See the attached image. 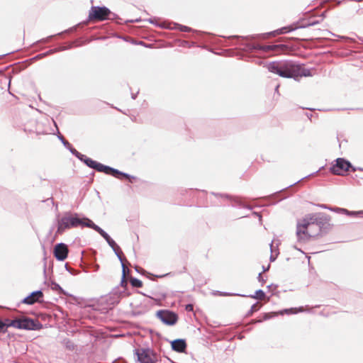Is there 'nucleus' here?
<instances>
[{
    "label": "nucleus",
    "mask_w": 363,
    "mask_h": 363,
    "mask_svg": "<svg viewBox=\"0 0 363 363\" xmlns=\"http://www.w3.org/2000/svg\"><path fill=\"white\" fill-rule=\"evenodd\" d=\"M330 216L323 213H309L298 220L296 225V237L300 242H306L310 238L325 233L330 227Z\"/></svg>",
    "instance_id": "nucleus-1"
},
{
    "label": "nucleus",
    "mask_w": 363,
    "mask_h": 363,
    "mask_svg": "<svg viewBox=\"0 0 363 363\" xmlns=\"http://www.w3.org/2000/svg\"><path fill=\"white\" fill-rule=\"evenodd\" d=\"M267 69L270 72L284 78H293L298 81L302 77L312 76L311 72L303 65L291 60L274 61L269 62Z\"/></svg>",
    "instance_id": "nucleus-2"
},
{
    "label": "nucleus",
    "mask_w": 363,
    "mask_h": 363,
    "mask_svg": "<svg viewBox=\"0 0 363 363\" xmlns=\"http://www.w3.org/2000/svg\"><path fill=\"white\" fill-rule=\"evenodd\" d=\"M57 230L58 234H62L66 230L77 228V227H87L94 229L96 224L89 218L86 217H81L77 213L71 211L64 212L62 217H57Z\"/></svg>",
    "instance_id": "nucleus-3"
},
{
    "label": "nucleus",
    "mask_w": 363,
    "mask_h": 363,
    "mask_svg": "<svg viewBox=\"0 0 363 363\" xmlns=\"http://www.w3.org/2000/svg\"><path fill=\"white\" fill-rule=\"evenodd\" d=\"M6 321L9 322V324H6V323L0 320V333H6L9 327L27 330H39L43 328V324L39 320L28 317L16 318L11 320L6 319Z\"/></svg>",
    "instance_id": "nucleus-4"
},
{
    "label": "nucleus",
    "mask_w": 363,
    "mask_h": 363,
    "mask_svg": "<svg viewBox=\"0 0 363 363\" xmlns=\"http://www.w3.org/2000/svg\"><path fill=\"white\" fill-rule=\"evenodd\" d=\"M84 164L87 167L96 169L99 172H104L105 174L112 175L116 178L120 179V177H123L126 179H128L129 182L131 183L133 182V180L136 179V177H135L134 176L121 172L118 169H114L109 166L104 165L101 163L93 160L89 157L88 158V160H86Z\"/></svg>",
    "instance_id": "nucleus-5"
},
{
    "label": "nucleus",
    "mask_w": 363,
    "mask_h": 363,
    "mask_svg": "<svg viewBox=\"0 0 363 363\" xmlns=\"http://www.w3.org/2000/svg\"><path fill=\"white\" fill-rule=\"evenodd\" d=\"M240 46H243V50L247 52L254 50H262L264 52H283L288 50V47L284 44L260 45L259 44H252L250 43H240Z\"/></svg>",
    "instance_id": "nucleus-6"
},
{
    "label": "nucleus",
    "mask_w": 363,
    "mask_h": 363,
    "mask_svg": "<svg viewBox=\"0 0 363 363\" xmlns=\"http://www.w3.org/2000/svg\"><path fill=\"white\" fill-rule=\"evenodd\" d=\"M110 15L115 16L106 6H92L89 13V19L101 21L108 18H113V17H109Z\"/></svg>",
    "instance_id": "nucleus-7"
},
{
    "label": "nucleus",
    "mask_w": 363,
    "mask_h": 363,
    "mask_svg": "<svg viewBox=\"0 0 363 363\" xmlns=\"http://www.w3.org/2000/svg\"><path fill=\"white\" fill-rule=\"evenodd\" d=\"M335 163L330 167V172L333 174L343 175L350 169L352 172L356 171V167L352 166L351 163L344 158H337L335 160Z\"/></svg>",
    "instance_id": "nucleus-8"
},
{
    "label": "nucleus",
    "mask_w": 363,
    "mask_h": 363,
    "mask_svg": "<svg viewBox=\"0 0 363 363\" xmlns=\"http://www.w3.org/2000/svg\"><path fill=\"white\" fill-rule=\"evenodd\" d=\"M298 28V26H294V25H291V26H284V27H282L279 29H277L276 30H274V31H272L270 33H265V34H261V35H247V36H245V37H243V36H239V35H233V36H231L230 37V38H236V39H240V38H242V39H245V40H255L257 38L259 37V36H262V35H268V36H275L277 35H279V34H284V33H289V32H291L296 29Z\"/></svg>",
    "instance_id": "nucleus-9"
},
{
    "label": "nucleus",
    "mask_w": 363,
    "mask_h": 363,
    "mask_svg": "<svg viewBox=\"0 0 363 363\" xmlns=\"http://www.w3.org/2000/svg\"><path fill=\"white\" fill-rule=\"evenodd\" d=\"M138 361L140 363H156L157 361V354L150 349L135 350Z\"/></svg>",
    "instance_id": "nucleus-10"
},
{
    "label": "nucleus",
    "mask_w": 363,
    "mask_h": 363,
    "mask_svg": "<svg viewBox=\"0 0 363 363\" xmlns=\"http://www.w3.org/2000/svg\"><path fill=\"white\" fill-rule=\"evenodd\" d=\"M99 233L107 242L108 245L112 248L116 255L118 257L119 260H121L122 251L120 247L116 243V242L109 236V235L105 232L101 228L97 225H94V229Z\"/></svg>",
    "instance_id": "nucleus-11"
},
{
    "label": "nucleus",
    "mask_w": 363,
    "mask_h": 363,
    "mask_svg": "<svg viewBox=\"0 0 363 363\" xmlns=\"http://www.w3.org/2000/svg\"><path fill=\"white\" fill-rule=\"evenodd\" d=\"M157 317L165 325H173L178 320L176 313L169 310H160L157 312Z\"/></svg>",
    "instance_id": "nucleus-12"
},
{
    "label": "nucleus",
    "mask_w": 363,
    "mask_h": 363,
    "mask_svg": "<svg viewBox=\"0 0 363 363\" xmlns=\"http://www.w3.org/2000/svg\"><path fill=\"white\" fill-rule=\"evenodd\" d=\"M43 293L41 290L34 291L22 300V303L27 305H33L35 303L43 302Z\"/></svg>",
    "instance_id": "nucleus-13"
},
{
    "label": "nucleus",
    "mask_w": 363,
    "mask_h": 363,
    "mask_svg": "<svg viewBox=\"0 0 363 363\" xmlns=\"http://www.w3.org/2000/svg\"><path fill=\"white\" fill-rule=\"evenodd\" d=\"M68 247L65 243L60 242L57 244L54 248V255L59 261L65 260L68 255Z\"/></svg>",
    "instance_id": "nucleus-14"
},
{
    "label": "nucleus",
    "mask_w": 363,
    "mask_h": 363,
    "mask_svg": "<svg viewBox=\"0 0 363 363\" xmlns=\"http://www.w3.org/2000/svg\"><path fill=\"white\" fill-rule=\"evenodd\" d=\"M172 349L178 352H184L186 349V343L184 339H177L171 342Z\"/></svg>",
    "instance_id": "nucleus-15"
},
{
    "label": "nucleus",
    "mask_w": 363,
    "mask_h": 363,
    "mask_svg": "<svg viewBox=\"0 0 363 363\" xmlns=\"http://www.w3.org/2000/svg\"><path fill=\"white\" fill-rule=\"evenodd\" d=\"M333 211L337 213H342L349 216H359L363 217V211H350L345 208H333Z\"/></svg>",
    "instance_id": "nucleus-16"
},
{
    "label": "nucleus",
    "mask_w": 363,
    "mask_h": 363,
    "mask_svg": "<svg viewBox=\"0 0 363 363\" xmlns=\"http://www.w3.org/2000/svg\"><path fill=\"white\" fill-rule=\"evenodd\" d=\"M50 288L52 291H57L60 295L70 296L75 299V297H74L72 294H69L67 291H65L55 281H51Z\"/></svg>",
    "instance_id": "nucleus-17"
},
{
    "label": "nucleus",
    "mask_w": 363,
    "mask_h": 363,
    "mask_svg": "<svg viewBox=\"0 0 363 363\" xmlns=\"http://www.w3.org/2000/svg\"><path fill=\"white\" fill-rule=\"evenodd\" d=\"M71 48H72V45H69L68 47H60V48H58L52 49V50H48V52H45L43 54H40V55H38L37 57H42L43 56H47L48 55L53 54V53L57 52L64 51V50L69 49Z\"/></svg>",
    "instance_id": "nucleus-18"
},
{
    "label": "nucleus",
    "mask_w": 363,
    "mask_h": 363,
    "mask_svg": "<svg viewBox=\"0 0 363 363\" xmlns=\"http://www.w3.org/2000/svg\"><path fill=\"white\" fill-rule=\"evenodd\" d=\"M130 282L133 287L140 288L143 286V282L137 278L130 277Z\"/></svg>",
    "instance_id": "nucleus-19"
},
{
    "label": "nucleus",
    "mask_w": 363,
    "mask_h": 363,
    "mask_svg": "<svg viewBox=\"0 0 363 363\" xmlns=\"http://www.w3.org/2000/svg\"><path fill=\"white\" fill-rule=\"evenodd\" d=\"M251 298L255 299H263L265 297V293L262 289H258L255 291V295L250 296Z\"/></svg>",
    "instance_id": "nucleus-20"
},
{
    "label": "nucleus",
    "mask_w": 363,
    "mask_h": 363,
    "mask_svg": "<svg viewBox=\"0 0 363 363\" xmlns=\"http://www.w3.org/2000/svg\"><path fill=\"white\" fill-rule=\"evenodd\" d=\"M64 344H65V347L70 351H73L76 347V345H74V343L69 339L65 340Z\"/></svg>",
    "instance_id": "nucleus-21"
},
{
    "label": "nucleus",
    "mask_w": 363,
    "mask_h": 363,
    "mask_svg": "<svg viewBox=\"0 0 363 363\" xmlns=\"http://www.w3.org/2000/svg\"><path fill=\"white\" fill-rule=\"evenodd\" d=\"M173 28L178 29L182 32H189V31L191 30V28L186 26L177 24V23L174 24V26Z\"/></svg>",
    "instance_id": "nucleus-22"
},
{
    "label": "nucleus",
    "mask_w": 363,
    "mask_h": 363,
    "mask_svg": "<svg viewBox=\"0 0 363 363\" xmlns=\"http://www.w3.org/2000/svg\"><path fill=\"white\" fill-rule=\"evenodd\" d=\"M120 262L121 263V267H122V277H123V279H124L125 277L126 273L129 272V269L125 266V264L124 263V260L122 257H121V260H120Z\"/></svg>",
    "instance_id": "nucleus-23"
},
{
    "label": "nucleus",
    "mask_w": 363,
    "mask_h": 363,
    "mask_svg": "<svg viewBox=\"0 0 363 363\" xmlns=\"http://www.w3.org/2000/svg\"><path fill=\"white\" fill-rule=\"evenodd\" d=\"M317 23H318V21L309 20L307 23H302L301 25L298 26V28H306V27H309V26H313Z\"/></svg>",
    "instance_id": "nucleus-24"
},
{
    "label": "nucleus",
    "mask_w": 363,
    "mask_h": 363,
    "mask_svg": "<svg viewBox=\"0 0 363 363\" xmlns=\"http://www.w3.org/2000/svg\"><path fill=\"white\" fill-rule=\"evenodd\" d=\"M259 310V307H258V303H254L252 306H251V308L250 310L248 312V315H252L254 312L257 311Z\"/></svg>",
    "instance_id": "nucleus-25"
},
{
    "label": "nucleus",
    "mask_w": 363,
    "mask_h": 363,
    "mask_svg": "<svg viewBox=\"0 0 363 363\" xmlns=\"http://www.w3.org/2000/svg\"><path fill=\"white\" fill-rule=\"evenodd\" d=\"M58 138L61 140L62 143L64 145L65 147H70V143L67 140H66L61 134L58 135Z\"/></svg>",
    "instance_id": "nucleus-26"
},
{
    "label": "nucleus",
    "mask_w": 363,
    "mask_h": 363,
    "mask_svg": "<svg viewBox=\"0 0 363 363\" xmlns=\"http://www.w3.org/2000/svg\"><path fill=\"white\" fill-rule=\"evenodd\" d=\"M76 157L78 158L80 161L83 162L84 163H85L86 160H88V158H89L86 155H84L80 152L78 153V155H77Z\"/></svg>",
    "instance_id": "nucleus-27"
},
{
    "label": "nucleus",
    "mask_w": 363,
    "mask_h": 363,
    "mask_svg": "<svg viewBox=\"0 0 363 363\" xmlns=\"http://www.w3.org/2000/svg\"><path fill=\"white\" fill-rule=\"evenodd\" d=\"M317 206L323 209H328L330 211H333V207L328 206L325 204H317Z\"/></svg>",
    "instance_id": "nucleus-28"
},
{
    "label": "nucleus",
    "mask_w": 363,
    "mask_h": 363,
    "mask_svg": "<svg viewBox=\"0 0 363 363\" xmlns=\"http://www.w3.org/2000/svg\"><path fill=\"white\" fill-rule=\"evenodd\" d=\"M185 308L187 311H192L194 310V306L189 303L186 306Z\"/></svg>",
    "instance_id": "nucleus-29"
},
{
    "label": "nucleus",
    "mask_w": 363,
    "mask_h": 363,
    "mask_svg": "<svg viewBox=\"0 0 363 363\" xmlns=\"http://www.w3.org/2000/svg\"><path fill=\"white\" fill-rule=\"evenodd\" d=\"M127 281L125 280V278L123 279V277L121 278V286L123 287H126L127 286Z\"/></svg>",
    "instance_id": "nucleus-30"
},
{
    "label": "nucleus",
    "mask_w": 363,
    "mask_h": 363,
    "mask_svg": "<svg viewBox=\"0 0 363 363\" xmlns=\"http://www.w3.org/2000/svg\"><path fill=\"white\" fill-rule=\"evenodd\" d=\"M72 150H71V153L74 155L75 157H77V155H78V153H79V152H78L75 148H72Z\"/></svg>",
    "instance_id": "nucleus-31"
},
{
    "label": "nucleus",
    "mask_w": 363,
    "mask_h": 363,
    "mask_svg": "<svg viewBox=\"0 0 363 363\" xmlns=\"http://www.w3.org/2000/svg\"><path fill=\"white\" fill-rule=\"evenodd\" d=\"M296 308H290V309H286L284 310V312L286 313H293L294 310H296ZM296 311H294V313H296Z\"/></svg>",
    "instance_id": "nucleus-32"
},
{
    "label": "nucleus",
    "mask_w": 363,
    "mask_h": 363,
    "mask_svg": "<svg viewBox=\"0 0 363 363\" xmlns=\"http://www.w3.org/2000/svg\"><path fill=\"white\" fill-rule=\"evenodd\" d=\"M272 317L269 313H265L264 316V320L269 319Z\"/></svg>",
    "instance_id": "nucleus-33"
},
{
    "label": "nucleus",
    "mask_w": 363,
    "mask_h": 363,
    "mask_svg": "<svg viewBox=\"0 0 363 363\" xmlns=\"http://www.w3.org/2000/svg\"><path fill=\"white\" fill-rule=\"evenodd\" d=\"M257 278H258V280H259V281H261V282H262V283L264 281V279H263V278H262V273H259V274H258V277H257Z\"/></svg>",
    "instance_id": "nucleus-34"
},
{
    "label": "nucleus",
    "mask_w": 363,
    "mask_h": 363,
    "mask_svg": "<svg viewBox=\"0 0 363 363\" xmlns=\"http://www.w3.org/2000/svg\"><path fill=\"white\" fill-rule=\"evenodd\" d=\"M118 299H119V296H117L116 298H114V300L112 301V303L114 304V303H118Z\"/></svg>",
    "instance_id": "nucleus-35"
},
{
    "label": "nucleus",
    "mask_w": 363,
    "mask_h": 363,
    "mask_svg": "<svg viewBox=\"0 0 363 363\" xmlns=\"http://www.w3.org/2000/svg\"><path fill=\"white\" fill-rule=\"evenodd\" d=\"M52 37V36L51 35V36H50V37H48V38H44V39L41 40V41H42V42H43V43H47V42H48V40H49Z\"/></svg>",
    "instance_id": "nucleus-36"
},
{
    "label": "nucleus",
    "mask_w": 363,
    "mask_h": 363,
    "mask_svg": "<svg viewBox=\"0 0 363 363\" xmlns=\"http://www.w3.org/2000/svg\"><path fill=\"white\" fill-rule=\"evenodd\" d=\"M220 295H222V296H229V295H231V294H228V293H226V292H222V293H220ZM235 295L236 296H240V294H236Z\"/></svg>",
    "instance_id": "nucleus-37"
},
{
    "label": "nucleus",
    "mask_w": 363,
    "mask_h": 363,
    "mask_svg": "<svg viewBox=\"0 0 363 363\" xmlns=\"http://www.w3.org/2000/svg\"><path fill=\"white\" fill-rule=\"evenodd\" d=\"M169 275V274H163V275H155L154 276L155 277H157V278H162V277H164L166 276Z\"/></svg>",
    "instance_id": "nucleus-38"
},
{
    "label": "nucleus",
    "mask_w": 363,
    "mask_h": 363,
    "mask_svg": "<svg viewBox=\"0 0 363 363\" xmlns=\"http://www.w3.org/2000/svg\"><path fill=\"white\" fill-rule=\"evenodd\" d=\"M66 269L71 274H73L72 270L67 267V264H65Z\"/></svg>",
    "instance_id": "nucleus-39"
},
{
    "label": "nucleus",
    "mask_w": 363,
    "mask_h": 363,
    "mask_svg": "<svg viewBox=\"0 0 363 363\" xmlns=\"http://www.w3.org/2000/svg\"><path fill=\"white\" fill-rule=\"evenodd\" d=\"M309 176H310V175H308V177H309ZM307 177H308V176H307ZM305 178H306V177H305ZM303 179H304V177H303V178H302V179H299V180H298V181H296L294 184H291L289 186H293V185H294V184H296L298 183L300 181L303 180Z\"/></svg>",
    "instance_id": "nucleus-40"
},
{
    "label": "nucleus",
    "mask_w": 363,
    "mask_h": 363,
    "mask_svg": "<svg viewBox=\"0 0 363 363\" xmlns=\"http://www.w3.org/2000/svg\"><path fill=\"white\" fill-rule=\"evenodd\" d=\"M213 195H216V196H218V194H214V193H212ZM219 196H224V197H226V198H228V195H221V194H219Z\"/></svg>",
    "instance_id": "nucleus-41"
},
{
    "label": "nucleus",
    "mask_w": 363,
    "mask_h": 363,
    "mask_svg": "<svg viewBox=\"0 0 363 363\" xmlns=\"http://www.w3.org/2000/svg\"><path fill=\"white\" fill-rule=\"evenodd\" d=\"M66 148H67V149H68V150H69V152H71V150H72V148H74V147H72V145L70 144V147H67Z\"/></svg>",
    "instance_id": "nucleus-42"
},
{
    "label": "nucleus",
    "mask_w": 363,
    "mask_h": 363,
    "mask_svg": "<svg viewBox=\"0 0 363 363\" xmlns=\"http://www.w3.org/2000/svg\"><path fill=\"white\" fill-rule=\"evenodd\" d=\"M136 96H137V95L135 94H132L131 97L133 99H135Z\"/></svg>",
    "instance_id": "nucleus-43"
},
{
    "label": "nucleus",
    "mask_w": 363,
    "mask_h": 363,
    "mask_svg": "<svg viewBox=\"0 0 363 363\" xmlns=\"http://www.w3.org/2000/svg\"><path fill=\"white\" fill-rule=\"evenodd\" d=\"M275 259H276V258H275V257H273V255H271V257H270V260H271L272 262H273V261H274V260H275Z\"/></svg>",
    "instance_id": "nucleus-44"
},
{
    "label": "nucleus",
    "mask_w": 363,
    "mask_h": 363,
    "mask_svg": "<svg viewBox=\"0 0 363 363\" xmlns=\"http://www.w3.org/2000/svg\"><path fill=\"white\" fill-rule=\"evenodd\" d=\"M152 276H154V275H153V274H150V273L148 274V278H150V279H152L150 277H152Z\"/></svg>",
    "instance_id": "nucleus-45"
},
{
    "label": "nucleus",
    "mask_w": 363,
    "mask_h": 363,
    "mask_svg": "<svg viewBox=\"0 0 363 363\" xmlns=\"http://www.w3.org/2000/svg\"><path fill=\"white\" fill-rule=\"evenodd\" d=\"M117 294H118V291H114V292L113 293V294H112V295H113V296H116V295H117Z\"/></svg>",
    "instance_id": "nucleus-46"
},
{
    "label": "nucleus",
    "mask_w": 363,
    "mask_h": 363,
    "mask_svg": "<svg viewBox=\"0 0 363 363\" xmlns=\"http://www.w3.org/2000/svg\"><path fill=\"white\" fill-rule=\"evenodd\" d=\"M149 22H150V23H154V21H153V20H152V19H150V20H149Z\"/></svg>",
    "instance_id": "nucleus-47"
},
{
    "label": "nucleus",
    "mask_w": 363,
    "mask_h": 363,
    "mask_svg": "<svg viewBox=\"0 0 363 363\" xmlns=\"http://www.w3.org/2000/svg\"><path fill=\"white\" fill-rule=\"evenodd\" d=\"M357 169L360 170V171H362V170H363V169H362V168H360V167H359V168H356V170H357Z\"/></svg>",
    "instance_id": "nucleus-48"
},
{
    "label": "nucleus",
    "mask_w": 363,
    "mask_h": 363,
    "mask_svg": "<svg viewBox=\"0 0 363 363\" xmlns=\"http://www.w3.org/2000/svg\"><path fill=\"white\" fill-rule=\"evenodd\" d=\"M311 116H312V115H311V114H308V118H309L310 119H311Z\"/></svg>",
    "instance_id": "nucleus-49"
},
{
    "label": "nucleus",
    "mask_w": 363,
    "mask_h": 363,
    "mask_svg": "<svg viewBox=\"0 0 363 363\" xmlns=\"http://www.w3.org/2000/svg\"><path fill=\"white\" fill-rule=\"evenodd\" d=\"M311 116H312V115H311V114H308V118H309L310 119H311Z\"/></svg>",
    "instance_id": "nucleus-50"
},
{
    "label": "nucleus",
    "mask_w": 363,
    "mask_h": 363,
    "mask_svg": "<svg viewBox=\"0 0 363 363\" xmlns=\"http://www.w3.org/2000/svg\"><path fill=\"white\" fill-rule=\"evenodd\" d=\"M278 89H279V85H278V86H277V87H276V89H275V91H277V90H278Z\"/></svg>",
    "instance_id": "nucleus-51"
},
{
    "label": "nucleus",
    "mask_w": 363,
    "mask_h": 363,
    "mask_svg": "<svg viewBox=\"0 0 363 363\" xmlns=\"http://www.w3.org/2000/svg\"><path fill=\"white\" fill-rule=\"evenodd\" d=\"M256 215L259 216V218H261V216L256 213Z\"/></svg>",
    "instance_id": "nucleus-52"
},
{
    "label": "nucleus",
    "mask_w": 363,
    "mask_h": 363,
    "mask_svg": "<svg viewBox=\"0 0 363 363\" xmlns=\"http://www.w3.org/2000/svg\"><path fill=\"white\" fill-rule=\"evenodd\" d=\"M4 323H6V324H9V322H7L6 321V319L5 320V321H4Z\"/></svg>",
    "instance_id": "nucleus-53"
},
{
    "label": "nucleus",
    "mask_w": 363,
    "mask_h": 363,
    "mask_svg": "<svg viewBox=\"0 0 363 363\" xmlns=\"http://www.w3.org/2000/svg\"><path fill=\"white\" fill-rule=\"evenodd\" d=\"M267 269H266V267H264V269L263 271L265 272Z\"/></svg>",
    "instance_id": "nucleus-54"
},
{
    "label": "nucleus",
    "mask_w": 363,
    "mask_h": 363,
    "mask_svg": "<svg viewBox=\"0 0 363 363\" xmlns=\"http://www.w3.org/2000/svg\"><path fill=\"white\" fill-rule=\"evenodd\" d=\"M272 243H273V242H272V243L270 244V247H271V248L272 247Z\"/></svg>",
    "instance_id": "nucleus-55"
}]
</instances>
